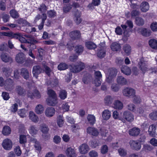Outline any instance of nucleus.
Masks as SVG:
<instances>
[{
    "label": "nucleus",
    "instance_id": "nucleus-1",
    "mask_svg": "<svg viewBox=\"0 0 157 157\" xmlns=\"http://www.w3.org/2000/svg\"><path fill=\"white\" fill-rule=\"evenodd\" d=\"M85 67V64L82 62H79L76 65H71L69 68L71 72L78 73L82 70Z\"/></svg>",
    "mask_w": 157,
    "mask_h": 157
},
{
    "label": "nucleus",
    "instance_id": "nucleus-2",
    "mask_svg": "<svg viewBox=\"0 0 157 157\" xmlns=\"http://www.w3.org/2000/svg\"><path fill=\"white\" fill-rule=\"evenodd\" d=\"M123 118H120L119 119L123 123H125L126 121L131 122L134 119L133 114L131 112L128 111H125L123 113Z\"/></svg>",
    "mask_w": 157,
    "mask_h": 157
},
{
    "label": "nucleus",
    "instance_id": "nucleus-3",
    "mask_svg": "<svg viewBox=\"0 0 157 157\" xmlns=\"http://www.w3.org/2000/svg\"><path fill=\"white\" fill-rule=\"evenodd\" d=\"M122 93L124 96L129 98H132L135 95L136 91L131 87H126L123 90Z\"/></svg>",
    "mask_w": 157,
    "mask_h": 157
},
{
    "label": "nucleus",
    "instance_id": "nucleus-4",
    "mask_svg": "<svg viewBox=\"0 0 157 157\" xmlns=\"http://www.w3.org/2000/svg\"><path fill=\"white\" fill-rule=\"evenodd\" d=\"M138 65L139 68L144 73L148 69L147 62L144 60L143 57L140 59Z\"/></svg>",
    "mask_w": 157,
    "mask_h": 157
},
{
    "label": "nucleus",
    "instance_id": "nucleus-5",
    "mask_svg": "<svg viewBox=\"0 0 157 157\" xmlns=\"http://www.w3.org/2000/svg\"><path fill=\"white\" fill-rule=\"evenodd\" d=\"M12 145L11 140L8 138L4 140L2 144V146L3 148L7 150H10L12 148Z\"/></svg>",
    "mask_w": 157,
    "mask_h": 157
},
{
    "label": "nucleus",
    "instance_id": "nucleus-6",
    "mask_svg": "<svg viewBox=\"0 0 157 157\" xmlns=\"http://www.w3.org/2000/svg\"><path fill=\"white\" fill-rule=\"evenodd\" d=\"M5 88L6 90L9 91L12 90L13 89V82L11 79L8 78L6 80Z\"/></svg>",
    "mask_w": 157,
    "mask_h": 157
},
{
    "label": "nucleus",
    "instance_id": "nucleus-7",
    "mask_svg": "<svg viewBox=\"0 0 157 157\" xmlns=\"http://www.w3.org/2000/svg\"><path fill=\"white\" fill-rule=\"evenodd\" d=\"M49 129L48 126L45 124H43L41 126V131L43 132L42 135L43 138L46 140H48L49 138V135L48 133Z\"/></svg>",
    "mask_w": 157,
    "mask_h": 157
},
{
    "label": "nucleus",
    "instance_id": "nucleus-8",
    "mask_svg": "<svg viewBox=\"0 0 157 157\" xmlns=\"http://www.w3.org/2000/svg\"><path fill=\"white\" fill-rule=\"evenodd\" d=\"M43 70L41 67L39 65L34 66L33 69V73L34 76L36 78L38 76V75L41 73Z\"/></svg>",
    "mask_w": 157,
    "mask_h": 157
},
{
    "label": "nucleus",
    "instance_id": "nucleus-9",
    "mask_svg": "<svg viewBox=\"0 0 157 157\" xmlns=\"http://www.w3.org/2000/svg\"><path fill=\"white\" fill-rule=\"evenodd\" d=\"M130 144L133 149L136 150H140L141 147L140 143L138 141L131 140L130 141Z\"/></svg>",
    "mask_w": 157,
    "mask_h": 157
},
{
    "label": "nucleus",
    "instance_id": "nucleus-10",
    "mask_svg": "<svg viewBox=\"0 0 157 157\" xmlns=\"http://www.w3.org/2000/svg\"><path fill=\"white\" fill-rule=\"evenodd\" d=\"M15 60L18 63H23L25 60V55L22 53H19L16 55Z\"/></svg>",
    "mask_w": 157,
    "mask_h": 157
},
{
    "label": "nucleus",
    "instance_id": "nucleus-11",
    "mask_svg": "<svg viewBox=\"0 0 157 157\" xmlns=\"http://www.w3.org/2000/svg\"><path fill=\"white\" fill-rule=\"evenodd\" d=\"M78 148L80 152L82 154H85L89 150V147L86 144H82Z\"/></svg>",
    "mask_w": 157,
    "mask_h": 157
},
{
    "label": "nucleus",
    "instance_id": "nucleus-12",
    "mask_svg": "<svg viewBox=\"0 0 157 157\" xmlns=\"http://www.w3.org/2000/svg\"><path fill=\"white\" fill-rule=\"evenodd\" d=\"M140 132V128H133L129 131V134L131 136H137L139 135Z\"/></svg>",
    "mask_w": 157,
    "mask_h": 157
},
{
    "label": "nucleus",
    "instance_id": "nucleus-13",
    "mask_svg": "<svg viewBox=\"0 0 157 157\" xmlns=\"http://www.w3.org/2000/svg\"><path fill=\"white\" fill-rule=\"evenodd\" d=\"M47 104L50 106H54L58 103L57 98L48 97L46 100Z\"/></svg>",
    "mask_w": 157,
    "mask_h": 157
},
{
    "label": "nucleus",
    "instance_id": "nucleus-14",
    "mask_svg": "<svg viewBox=\"0 0 157 157\" xmlns=\"http://www.w3.org/2000/svg\"><path fill=\"white\" fill-rule=\"evenodd\" d=\"M66 153L68 157H76L75 151L74 149L70 147L68 148L66 151Z\"/></svg>",
    "mask_w": 157,
    "mask_h": 157
},
{
    "label": "nucleus",
    "instance_id": "nucleus-15",
    "mask_svg": "<svg viewBox=\"0 0 157 157\" xmlns=\"http://www.w3.org/2000/svg\"><path fill=\"white\" fill-rule=\"evenodd\" d=\"M71 38L73 40L79 38L81 37V34L78 31H74L71 32L69 34Z\"/></svg>",
    "mask_w": 157,
    "mask_h": 157
},
{
    "label": "nucleus",
    "instance_id": "nucleus-16",
    "mask_svg": "<svg viewBox=\"0 0 157 157\" xmlns=\"http://www.w3.org/2000/svg\"><path fill=\"white\" fill-rule=\"evenodd\" d=\"M156 125L155 124H152L149 127L148 130L149 134L152 136H155L157 135L156 133Z\"/></svg>",
    "mask_w": 157,
    "mask_h": 157
},
{
    "label": "nucleus",
    "instance_id": "nucleus-17",
    "mask_svg": "<svg viewBox=\"0 0 157 157\" xmlns=\"http://www.w3.org/2000/svg\"><path fill=\"white\" fill-rule=\"evenodd\" d=\"M55 112V110L54 108L52 107H48L46 109L45 114L48 117H51L54 115Z\"/></svg>",
    "mask_w": 157,
    "mask_h": 157
},
{
    "label": "nucleus",
    "instance_id": "nucleus-18",
    "mask_svg": "<svg viewBox=\"0 0 157 157\" xmlns=\"http://www.w3.org/2000/svg\"><path fill=\"white\" fill-rule=\"evenodd\" d=\"M15 90L16 92L19 95L23 96L25 94V90L21 86H17L16 87Z\"/></svg>",
    "mask_w": 157,
    "mask_h": 157
},
{
    "label": "nucleus",
    "instance_id": "nucleus-19",
    "mask_svg": "<svg viewBox=\"0 0 157 157\" xmlns=\"http://www.w3.org/2000/svg\"><path fill=\"white\" fill-rule=\"evenodd\" d=\"M1 57L2 60L5 62L7 63L12 61V59L6 54L2 53L1 55Z\"/></svg>",
    "mask_w": 157,
    "mask_h": 157
},
{
    "label": "nucleus",
    "instance_id": "nucleus-20",
    "mask_svg": "<svg viewBox=\"0 0 157 157\" xmlns=\"http://www.w3.org/2000/svg\"><path fill=\"white\" fill-rule=\"evenodd\" d=\"M121 70L122 72L127 75H130L131 73L130 68L127 66H123Z\"/></svg>",
    "mask_w": 157,
    "mask_h": 157
},
{
    "label": "nucleus",
    "instance_id": "nucleus-21",
    "mask_svg": "<svg viewBox=\"0 0 157 157\" xmlns=\"http://www.w3.org/2000/svg\"><path fill=\"white\" fill-rule=\"evenodd\" d=\"M111 49L113 51H120L121 46L119 43L117 42L113 43L110 46Z\"/></svg>",
    "mask_w": 157,
    "mask_h": 157
},
{
    "label": "nucleus",
    "instance_id": "nucleus-22",
    "mask_svg": "<svg viewBox=\"0 0 157 157\" xmlns=\"http://www.w3.org/2000/svg\"><path fill=\"white\" fill-rule=\"evenodd\" d=\"M87 132L88 133L95 136H97L98 134V130L95 128L91 127H89L87 129Z\"/></svg>",
    "mask_w": 157,
    "mask_h": 157
},
{
    "label": "nucleus",
    "instance_id": "nucleus-23",
    "mask_svg": "<svg viewBox=\"0 0 157 157\" xmlns=\"http://www.w3.org/2000/svg\"><path fill=\"white\" fill-rule=\"evenodd\" d=\"M29 119L34 122L36 123L39 121V118L33 112L30 111L29 112Z\"/></svg>",
    "mask_w": 157,
    "mask_h": 157
},
{
    "label": "nucleus",
    "instance_id": "nucleus-24",
    "mask_svg": "<svg viewBox=\"0 0 157 157\" xmlns=\"http://www.w3.org/2000/svg\"><path fill=\"white\" fill-rule=\"evenodd\" d=\"M81 13L77 10L75 14L74 21L77 24H79L82 21L80 17Z\"/></svg>",
    "mask_w": 157,
    "mask_h": 157
},
{
    "label": "nucleus",
    "instance_id": "nucleus-25",
    "mask_svg": "<svg viewBox=\"0 0 157 157\" xmlns=\"http://www.w3.org/2000/svg\"><path fill=\"white\" fill-rule=\"evenodd\" d=\"M140 9L142 12H146L149 9L148 3L146 2H142L140 6Z\"/></svg>",
    "mask_w": 157,
    "mask_h": 157
},
{
    "label": "nucleus",
    "instance_id": "nucleus-26",
    "mask_svg": "<svg viewBox=\"0 0 157 157\" xmlns=\"http://www.w3.org/2000/svg\"><path fill=\"white\" fill-rule=\"evenodd\" d=\"M111 116L110 112L108 110H105L102 113V117L104 120H108Z\"/></svg>",
    "mask_w": 157,
    "mask_h": 157
},
{
    "label": "nucleus",
    "instance_id": "nucleus-27",
    "mask_svg": "<svg viewBox=\"0 0 157 157\" xmlns=\"http://www.w3.org/2000/svg\"><path fill=\"white\" fill-rule=\"evenodd\" d=\"M2 71L3 74L6 77H8L10 75L12 72V70L9 67H4L2 68Z\"/></svg>",
    "mask_w": 157,
    "mask_h": 157
},
{
    "label": "nucleus",
    "instance_id": "nucleus-28",
    "mask_svg": "<svg viewBox=\"0 0 157 157\" xmlns=\"http://www.w3.org/2000/svg\"><path fill=\"white\" fill-rule=\"evenodd\" d=\"M141 34L145 36H149L151 34V31L149 29L145 28H142L140 29Z\"/></svg>",
    "mask_w": 157,
    "mask_h": 157
},
{
    "label": "nucleus",
    "instance_id": "nucleus-29",
    "mask_svg": "<svg viewBox=\"0 0 157 157\" xmlns=\"http://www.w3.org/2000/svg\"><path fill=\"white\" fill-rule=\"evenodd\" d=\"M58 83V80L56 78H51L47 82V84L48 85H50L52 87H54L57 85Z\"/></svg>",
    "mask_w": 157,
    "mask_h": 157
},
{
    "label": "nucleus",
    "instance_id": "nucleus-30",
    "mask_svg": "<svg viewBox=\"0 0 157 157\" xmlns=\"http://www.w3.org/2000/svg\"><path fill=\"white\" fill-rule=\"evenodd\" d=\"M117 82L118 84L122 85H125L127 83L126 79L122 76H119L117 77Z\"/></svg>",
    "mask_w": 157,
    "mask_h": 157
},
{
    "label": "nucleus",
    "instance_id": "nucleus-31",
    "mask_svg": "<svg viewBox=\"0 0 157 157\" xmlns=\"http://www.w3.org/2000/svg\"><path fill=\"white\" fill-rule=\"evenodd\" d=\"M21 74L22 77L25 79H28L29 77L28 70L25 68H22L21 70Z\"/></svg>",
    "mask_w": 157,
    "mask_h": 157
},
{
    "label": "nucleus",
    "instance_id": "nucleus-32",
    "mask_svg": "<svg viewBox=\"0 0 157 157\" xmlns=\"http://www.w3.org/2000/svg\"><path fill=\"white\" fill-rule=\"evenodd\" d=\"M117 73V70L115 68H112L108 69V72L107 74V75H109L110 76L115 77L116 76Z\"/></svg>",
    "mask_w": 157,
    "mask_h": 157
},
{
    "label": "nucleus",
    "instance_id": "nucleus-33",
    "mask_svg": "<svg viewBox=\"0 0 157 157\" xmlns=\"http://www.w3.org/2000/svg\"><path fill=\"white\" fill-rule=\"evenodd\" d=\"M123 104L120 101L116 100L113 103V107L115 109H122Z\"/></svg>",
    "mask_w": 157,
    "mask_h": 157
},
{
    "label": "nucleus",
    "instance_id": "nucleus-34",
    "mask_svg": "<svg viewBox=\"0 0 157 157\" xmlns=\"http://www.w3.org/2000/svg\"><path fill=\"white\" fill-rule=\"evenodd\" d=\"M29 133L33 136L37 134L38 130L35 125H31L29 128Z\"/></svg>",
    "mask_w": 157,
    "mask_h": 157
},
{
    "label": "nucleus",
    "instance_id": "nucleus-35",
    "mask_svg": "<svg viewBox=\"0 0 157 157\" xmlns=\"http://www.w3.org/2000/svg\"><path fill=\"white\" fill-rule=\"evenodd\" d=\"M84 49V47L81 45H77L75 46V52L78 54L82 53Z\"/></svg>",
    "mask_w": 157,
    "mask_h": 157
},
{
    "label": "nucleus",
    "instance_id": "nucleus-36",
    "mask_svg": "<svg viewBox=\"0 0 157 157\" xmlns=\"http://www.w3.org/2000/svg\"><path fill=\"white\" fill-rule=\"evenodd\" d=\"M11 130L10 128L8 126H5L3 128L2 133L5 136H8L10 134Z\"/></svg>",
    "mask_w": 157,
    "mask_h": 157
},
{
    "label": "nucleus",
    "instance_id": "nucleus-37",
    "mask_svg": "<svg viewBox=\"0 0 157 157\" xmlns=\"http://www.w3.org/2000/svg\"><path fill=\"white\" fill-rule=\"evenodd\" d=\"M86 46L87 48L89 49H94L97 47L96 45L91 41H87L86 43Z\"/></svg>",
    "mask_w": 157,
    "mask_h": 157
},
{
    "label": "nucleus",
    "instance_id": "nucleus-38",
    "mask_svg": "<svg viewBox=\"0 0 157 157\" xmlns=\"http://www.w3.org/2000/svg\"><path fill=\"white\" fill-rule=\"evenodd\" d=\"M87 119L88 122L91 125H93L95 122V118L93 115H88L87 117Z\"/></svg>",
    "mask_w": 157,
    "mask_h": 157
},
{
    "label": "nucleus",
    "instance_id": "nucleus-39",
    "mask_svg": "<svg viewBox=\"0 0 157 157\" xmlns=\"http://www.w3.org/2000/svg\"><path fill=\"white\" fill-rule=\"evenodd\" d=\"M113 100V98L111 96H106L104 99L105 103L106 105L110 104L112 103Z\"/></svg>",
    "mask_w": 157,
    "mask_h": 157
},
{
    "label": "nucleus",
    "instance_id": "nucleus-40",
    "mask_svg": "<svg viewBox=\"0 0 157 157\" xmlns=\"http://www.w3.org/2000/svg\"><path fill=\"white\" fill-rule=\"evenodd\" d=\"M44 110V108L43 106L41 105H37L35 108V112L38 114H40L42 113Z\"/></svg>",
    "mask_w": 157,
    "mask_h": 157
},
{
    "label": "nucleus",
    "instance_id": "nucleus-41",
    "mask_svg": "<svg viewBox=\"0 0 157 157\" xmlns=\"http://www.w3.org/2000/svg\"><path fill=\"white\" fill-rule=\"evenodd\" d=\"M10 13L11 16L13 18H17L19 17V15L18 12L14 9L11 10L10 12Z\"/></svg>",
    "mask_w": 157,
    "mask_h": 157
},
{
    "label": "nucleus",
    "instance_id": "nucleus-42",
    "mask_svg": "<svg viewBox=\"0 0 157 157\" xmlns=\"http://www.w3.org/2000/svg\"><path fill=\"white\" fill-rule=\"evenodd\" d=\"M150 46L153 48H157V40L155 39H151L149 41Z\"/></svg>",
    "mask_w": 157,
    "mask_h": 157
},
{
    "label": "nucleus",
    "instance_id": "nucleus-43",
    "mask_svg": "<svg viewBox=\"0 0 157 157\" xmlns=\"http://www.w3.org/2000/svg\"><path fill=\"white\" fill-rule=\"evenodd\" d=\"M136 23L138 25L141 26L144 25V21L142 18L138 17L136 18Z\"/></svg>",
    "mask_w": 157,
    "mask_h": 157
},
{
    "label": "nucleus",
    "instance_id": "nucleus-44",
    "mask_svg": "<svg viewBox=\"0 0 157 157\" xmlns=\"http://www.w3.org/2000/svg\"><path fill=\"white\" fill-rule=\"evenodd\" d=\"M59 96L61 99H64L67 97V91L65 90H60L59 93Z\"/></svg>",
    "mask_w": 157,
    "mask_h": 157
},
{
    "label": "nucleus",
    "instance_id": "nucleus-45",
    "mask_svg": "<svg viewBox=\"0 0 157 157\" xmlns=\"http://www.w3.org/2000/svg\"><path fill=\"white\" fill-rule=\"evenodd\" d=\"M123 49L126 54L129 55L131 52V49L129 45L126 44L124 46Z\"/></svg>",
    "mask_w": 157,
    "mask_h": 157
},
{
    "label": "nucleus",
    "instance_id": "nucleus-46",
    "mask_svg": "<svg viewBox=\"0 0 157 157\" xmlns=\"http://www.w3.org/2000/svg\"><path fill=\"white\" fill-rule=\"evenodd\" d=\"M18 115L21 117H24L26 116L27 111L24 109H20L18 111Z\"/></svg>",
    "mask_w": 157,
    "mask_h": 157
},
{
    "label": "nucleus",
    "instance_id": "nucleus-47",
    "mask_svg": "<svg viewBox=\"0 0 157 157\" xmlns=\"http://www.w3.org/2000/svg\"><path fill=\"white\" fill-rule=\"evenodd\" d=\"M57 123L59 127L62 126L63 124V120L62 116L59 115L57 118Z\"/></svg>",
    "mask_w": 157,
    "mask_h": 157
},
{
    "label": "nucleus",
    "instance_id": "nucleus-48",
    "mask_svg": "<svg viewBox=\"0 0 157 157\" xmlns=\"http://www.w3.org/2000/svg\"><path fill=\"white\" fill-rule=\"evenodd\" d=\"M150 118L153 120H157V111H154L149 114Z\"/></svg>",
    "mask_w": 157,
    "mask_h": 157
},
{
    "label": "nucleus",
    "instance_id": "nucleus-49",
    "mask_svg": "<svg viewBox=\"0 0 157 157\" xmlns=\"http://www.w3.org/2000/svg\"><path fill=\"white\" fill-rule=\"evenodd\" d=\"M38 43V41L33 36H30V37L27 39V43L30 44H34Z\"/></svg>",
    "mask_w": 157,
    "mask_h": 157
},
{
    "label": "nucleus",
    "instance_id": "nucleus-50",
    "mask_svg": "<svg viewBox=\"0 0 157 157\" xmlns=\"http://www.w3.org/2000/svg\"><path fill=\"white\" fill-rule=\"evenodd\" d=\"M26 136L24 135H21L19 137V142L21 144H25L27 142Z\"/></svg>",
    "mask_w": 157,
    "mask_h": 157
},
{
    "label": "nucleus",
    "instance_id": "nucleus-51",
    "mask_svg": "<svg viewBox=\"0 0 157 157\" xmlns=\"http://www.w3.org/2000/svg\"><path fill=\"white\" fill-rule=\"evenodd\" d=\"M42 65L45 72L47 75L49 76L50 75V73L52 72L51 70L49 67L44 64V63H43Z\"/></svg>",
    "mask_w": 157,
    "mask_h": 157
},
{
    "label": "nucleus",
    "instance_id": "nucleus-52",
    "mask_svg": "<svg viewBox=\"0 0 157 157\" xmlns=\"http://www.w3.org/2000/svg\"><path fill=\"white\" fill-rule=\"evenodd\" d=\"M48 94L49 96V97L57 98L56 95L55 91L51 89L48 90Z\"/></svg>",
    "mask_w": 157,
    "mask_h": 157
},
{
    "label": "nucleus",
    "instance_id": "nucleus-53",
    "mask_svg": "<svg viewBox=\"0 0 157 157\" xmlns=\"http://www.w3.org/2000/svg\"><path fill=\"white\" fill-rule=\"evenodd\" d=\"M58 68L59 70H64L68 68V66L65 63H61L58 66Z\"/></svg>",
    "mask_w": 157,
    "mask_h": 157
},
{
    "label": "nucleus",
    "instance_id": "nucleus-54",
    "mask_svg": "<svg viewBox=\"0 0 157 157\" xmlns=\"http://www.w3.org/2000/svg\"><path fill=\"white\" fill-rule=\"evenodd\" d=\"M34 89L29 90H27V96L29 98H30L31 99L34 98Z\"/></svg>",
    "mask_w": 157,
    "mask_h": 157
},
{
    "label": "nucleus",
    "instance_id": "nucleus-55",
    "mask_svg": "<svg viewBox=\"0 0 157 157\" xmlns=\"http://www.w3.org/2000/svg\"><path fill=\"white\" fill-rule=\"evenodd\" d=\"M17 21L18 24L22 25L23 26L29 24L26 20L22 19H18L17 20Z\"/></svg>",
    "mask_w": 157,
    "mask_h": 157
},
{
    "label": "nucleus",
    "instance_id": "nucleus-56",
    "mask_svg": "<svg viewBox=\"0 0 157 157\" xmlns=\"http://www.w3.org/2000/svg\"><path fill=\"white\" fill-rule=\"evenodd\" d=\"M108 151V147L106 145H103L101 148V152L102 154L107 153Z\"/></svg>",
    "mask_w": 157,
    "mask_h": 157
},
{
    "label": "nucleus",
    "instance_id": "nucleus-57",
    "mask_svg": "<svg viewBox=\"0 0 157 157\" xmlns=\"http://www.w3.org/2000/svg\"><path fill=\"white\" fill-rule=\"evenodd\" d=\"M119 155L121 156H125L127 155V151L124 149L120 148L118 150Z\"/></svg>",
    "mask_w": 157,
    "mask_h": 157
},
{
    "label": "nucleus",
    "instance_id": "nucleus-58",
    "mask_svg": "<svg viewBox=\"0 0 157 157\" xmlns=\"http://www.w3.org/2000/svg\"><path fill=\"white\" fill-rule=\"evenodd\" d=\"M20 34L18 33H14L11 32L10 37L12 38L18 39L20 37Z\"/></svg>",
    "mask_w": 157,
    "mask_h": 157
},
{
    "label": "nucleus",
    "instance_id": "nucleus-59",
    "mask_svg": "<svg viewBox=\"0 0 157 157\" xmlns=\"http://www.w3.org/2000/svg\"><path fill=\"white\" fill-rule=\"evenodd\" d=\"M105 55V52L102 49L99 50L97 53V56L99 58L104 57Z\"/></svg>",
    "mask_w": 157,
    "mask_h": 157
},
{
    "label": "nucleus",
    "instance_id": "nucleus-60",
    "mask_svg": "<svg viewBox=\"0 0 157 157\" xmlns=\"http://www.w3.org/2000/svg\"><path fill=\"white\" fill-rule=\"evenodd\" d=\"M151 30L154 32L157 31V22H153L151 25Z\"/></svg>",
    "mask_w": 157,
    "mask_h": 157
},
{
    "label": "nucleus",
    "instance_id": "nucleus-61",
    "mask_svg": "<svg viewBox=\"0 0 157 157\" xmlns=\"http://www.w3.org/2000/svg\"><path fill=\"white\" fill-rule=\"evenodd\" d=\"M38 10L41 11V13H45L47 10V8L44 4H42L40 6V7L38 8Z\"/></svg>",
    "mask_w": 157,
    "mask_h": 157
},
{
    "label": "nucleus",
    "instance_id": "nucleus-62",
    "mask_svg": "<svg viewBox=\"0 0 157 157\" xmlns=\"http://www.w3.org/2000/svg\"><path fill=\"white\" fill-rule=\"evenodd\" d=\"M135 106L132 103H130L127 105V108L128 110L134 112L135 110Z\"/></svg>",
    "mask_w": 157,
    "mask_h": 157
},
{
    "label": "nucleus",
    "instance_id": "nucleus-63",
    "mask_svg": "<svg viewBox=\"0 0 157 157\" xmlns=\"http://www.w3.org/2000/svg\"><path fill=\"white\" fill-rule=\"evenodd\" d=\"M34 98L35 97L36 98H40L41 97V95L40 92L36 89H34Z\"/></svg>",
    "mask_w": 157,
    "mask_h": 157
},
{
    "label": "nucleus",
    "instance_id": "nucleus-64",
    "mask_svg": "<svg viewBox=\"0 0 157 157\" xmlns=\"http://www.w3.org/2000/svg\"><path fill=\"white\" fill-rule=\"evenodd\" d=\"M72 6L69 5H67L64 6L63 8V12L65 13L68 12L71 8Z\"/></svg>",
    "mask_w": 157,
    "mask_h": 157
}]
</instances>
